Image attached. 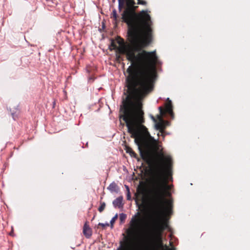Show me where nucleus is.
I'll list each match as a JSON object with an SVG mask.
<instances>
[{
  "instance_id": "13",
  "label": "nucleus",
  "mask_w": 250,
  "mask_h": 250,
  "mask_svg": "<svg viewBox=\"0 0 250 250\" xmlns=\"http://www.w3.org/2000/svg\"><path fill=\"white\" fill-rule=\"evenodd\" d=\"M158 109L160 112V115H158V118L161 119V116H163L164 114V112L163 111V108L162 106H159L158 107Z\"/></svg>"
},
{
  "instance_id": "4",
  "label": "nucleus",
  "mask_w": 250,
  "mask_h": 250,
  "mask_svg": "<svg viewBox=\"0 0 250 250\" xmlns=\"http://www.w3.org/2000/svg\"><path fill=\"white\" fill-rule=\"evenodd\" d=\"M136 236H135L134 239H131L128 238L127 241H125L124 238L121 240L119 242V246L117 248V250H140V245L137 242L136 245Z\"/></svg>"
},
{
  "instance_id": "21",
  "label": "nucleus",
  "mask_w": 250,
  "mask_h": 250,
  "mask_svg": "<svg viewBox=\"0 0 250 250\" xmlns=\"http://www.w3.org/2000/svg\"><path fill=\"white\" fill-rule=\"evenodd\" d=\"M11 115L12 116V117L14 120H16V116L14 113H11Z\"/></svg>"
},
{
  "instance_id": "25",
  "label": "nucleus",
  "mask_w": 250,
  "mask_h": 250,
  "mask_svg": "<svg viewBox=\"0 0 250 250\" xmlns=\"http://www.w3.org/2000/svg\"><path fill=\"white\" fill-rule=\"evenodd\" d=\"M146 248H147V249H148L149 247L148 246L146 247Z\"/></svg>"
},
{
  "instance_id": "24",
  "label": "nucleus",
  "mask_w": 250,
  "mask_h": 250,
  "mask_svg": "<svg viewBox=\"0 0 250 250\" xmlns=\"http://www.w3.org/2000/svg\"><path fill=\"white\" fill-rule=\"evenodd\" d=\"M132 4H135V2H134V1H133V0L132 1Z\"/></svg>"
},
{
  "instance_id": "9",
  "label": "nucleus",
  "mask_w": 250,
  "mask_h": 250,
  "mask_svg": "<svg viewBox=\"0 0 250 250\" xmlns=\"http://www.w3.org/2000/svg\"><path fill=\"white\" fill-rule=\"evenodd\" d=\"M167 101H168V103L167 104L166 106V110L172 116L173 115V113L172 112V105L171 101L169 100V98L167 99Z\"/></svg>"
},
{
  "instance_id": "2",
  "label": "nucleus",
  "mask_w": 250,
  "mask_h": 250,
  "mask_svg": "<svg viewBox=\"0 0 250 250\" xmlns=\"http://www.w3.org/2000/svg\"><path fill=\"white\" fill-rule=\"evenodd\" d=\"M122 19L127 25V34L131 43L136 44L141 40L145 46L151 43L152 22L146 11L142 10L137 14L133 9L128 8L122 13Z\"/></svg>"
},
{
  "instance_id": "12",
  "label": "nucleus",
  "mask_w": 250,
  "mask_h": 250,
  "mask_svg": "<svg viewBox=\"0 0 250 250\" xmlns=\"http://www.w3.org/2000/svg\"><path fill=\"white\" fill-rule=\"evenodd\" d=\"M111 18H113L115 21H116L117 20V14L115 9L113 10L112 11Z\"/></svg>"
},
{
  "instance_id": "1",
  "label": "nucleus",
  "mask_w": 250,
  "mask_h": 250,
  "mask_svg": "<svg viewBox=\"0 0 250 250\" xmlns=\"http://www.w3.org/2000/svg\"><path fill=\"white\" fill-rule=\"evenodd\" d=\"M141 159L149 166L153 167L150 180V187L153 197L151 204L152 217L151 223L147 229L146 233L142 235V229L140 234L136 236L137 242L140 245L146 238L152 239L158 232L164 229L162 224V217L165 214L162 204L164 193L167 190L166 171L171 165L172 159L169 155H165L162 145L159 141L145 142L142 145L141 141H134Z\"/></svg>"
},
{
  "instance_id": "5",
  "label": "nucleus",
  "mask_w": 250,
  "mask_h": 250,
  "mask_svg": "<svg viewBox=\"0 0 250 250\" xmlns=\"http://www.w3.org/2000/svg\"><path fill=\"white\" fill-rule=\"evenodd\" d=\"M83 233L87 238H89L92 235V229L85 222L83 227Z\"/></svg>"
},
{
  "instance_id": "6",
  "label": "nucleus",
  "mask_w": 250,
  "mask_h": 250,
  "mask_svg": "<svg viewBox=\"0 0 250 250\" xmlns=\"http://www.w3.org/2000/svg\"><path fill=\"white\" fill-rule=\"evenodd\" d=\"M122 196H119L115 199L112 202L114 208H122L123 207Z\"/></svg>"
},
{
  "instance_id": "18",
  "label": "nucleus",
  "mask_w": 250,
  "mask_h": 250,
  "mask_svg": "<svg viewBox=\"0 0 250 250\" xmlns=\"http://www.w3.org/2000/svg\"><path fill=\"white\" fill-rule=\"evenodd\" d=\"M146 1L143 0H139V1H138L137 4L140 5H145L146 4Z\"/></svg>"
},
{
  "instance_id": "23",
  "label": "nucleus",
  "mask_w": 250,
  "mask_h": 250,
  "mask_svg": "<svg viewBox=\"0 0 250 250\" xmlns=\"http://www.w3.org/2000/svg\"><path fill=\"white\" fill-rule=\"evenodd\" d=\"M89 81L92 80V81H93L94 80V79L93 78H92V77H90L89 78Z\"/></svg>"
},
{
  "instance_id": "14",
  "label": "nucleus",
  "mask_w": 250,
  "mask_h": 250,
  "mask_svg": "<svg viewBox=\"0 0 250 250\" xmlns=\"http://www.w3.org/2000/svg\"><path fill=\"white\" fill-rule=\"evenodd\" d=\"M118 217V214H116L110 220V223L111 224V227H113V224L114 223L115 220L117 219Z\"/></svg>"
},
{
  "instance_id": "20",
  "label": "nucleus",
  "mask_w": 250,
  "mask_h": 250,
  "mask_svg": "<svg viewBox=\"0 0 250 250\" xmlns=\"http://www.w3.org/2000/svg\"><path fill=\"white\" fill-rule=\"evenodd\" d=\"M99 226H101L103 227H104L105 226H109V224L108 223L104 224L102 223H99L98 224Z\"/></svg>"
},
{
  "instance_id": "16",
  "label": "nucleus",
  "mask_w": 250,
  "mask_h": 250,
  "mask_svg": "<svg viewBox=\"0 0 250 250\" xmlns=\"http://www.w3.org/2000/svg\"><path fill=\"white\" fill-rule=\"evenodd\" d=\"M118 8L120 11L121 10L122 7H123L124 1L123 0H118Z\"/></svg>"
},
{
  "instance_id": "17",
  "label": "nucleus",
  "mask_w": 250,
  "mask_h": 250,
  "mask_svg": "<svg viewBox=\"0 0 250 250\" xmlns=\"http://www.w3.org/2000/svg\"><path fill=\"white\" fill-rule=\"evenodd\" d=\"M125 187H126V188L127 190V192H128V193H127V200H129L131 198V196H130V192H129V188L127 186H125Z\"/></svg>"
},
{
  "instance_id": "27",
  "label": "nucleus",
  "mask_w": 250,
  "mask_h": 250,
  "mask_svg": "<svg viewBox=\"0 0 250 250\" xmlns=\"http://www.w3.org/2000/svg\"><path fill=\"white\" fill-rule=\"evenodd\" d=\"M138 0V1H139V0Z\"/></svg>"
},
{
  "instance_id": "8",
  "label": "nucleus",
  "mask_w": 250,
  "mask_h": 250,
  "mask_svg": "<svg viewBox=\"0 0 250 250\" xmlns=\"http://www.w3.org/2000/svg\"><path fill=\"white\" fill-rule=\"evenodd\" d=\"M126 153L129 154L131 157L136 158L138 161H140V159L138 157L137 154L130 147H127L126 149Z\"/></svg>"
},
{
  "instance_id": "10",
  "label": "nucleus",
  "mask_w": 250,
  "mask_h": 250,
  "mask_svg": "<svg viewBox=\"0 0 250 250\" xmlns=\"http://www.w3.org/2000/svg\"><path fill=\"white\" fill-rule=\"evenodd\" d=\"M101 206L98 208V211L102 212L104 211L105 208L106 204L104 202H100Z\"/></svg>"
},
{
  "instance_id": "19",
  "label": "nucleus",
  "mask_w": 250,
  "mask_h": 250,
  "mask_svg": "<svg viewBox=\"0 0 250 250\" xmlns=\"http://www.w3.org/2000/svg\"><path fill=\"white\" fill-rule=\"evenodd\" d=\"M110 46L112 47L114 49H115V48H117V46L115 44L113 40H111V44H110Z\"/></svg>"
},
{
  "instance_id": "3",
  "label": "nucleus",
  "mask_w": 250,
  "mask_h": 250,
  "mask_svg": "<svg viewBox=\"0 0 250 250\" xmlns=\"http://www.w3.org/2000/svg\"><path fill=\"white\" fill-rule=\"evenodd\" d=\"M140 215V212L138 211L132 216L128 224V228L125 229L126 235H125L124 233H123L125 241H127L128 238L134 239L135 236L140 234L143 223L142 219L139 217Z\"/></svg>"
},
{
  "instance_id": "15",
  "label": "nucleus",
  "mask_w": 250,
  "mask_h": 250,
  "mask_svg": "<svg viewBox=\"0 0 250 250\" xmlns=\"http://www.w3.org/2000/svg\"><path fill=\"white\" fill-rule=\"evenodd\" d=\"M155 126L157 130H161L163 129V125L161 123H157Z\"/></svg>"
},
{
  "instance_id": "11",
  "label": "nucleus",
  "mask_w": 250,
  "mask_h": 250,
  "mask_svg": "<svg viewBox=\"0 0 250 250\" xmlns=\"http://www.w3.org/2000/svg\"><path fill=\"white\" fill-rule=\"evenodd\" d=\"M126 217V215L124 213H122L120 214V220L121 222H123L125 221V218Z\"/></svg>"
},
{
  "instance_id": "22",
  "label": "nucleus",
  "mask_w": 250,
  "mask_h": 250,
  "mask_svg": "<svg viewBox=\"0 0 250 250\" xmlns=\"http://www.w3.org/2000/svg\"><path fill=\"white\" fill-rule=\"evenodd\" d=\"M151 118H152V119L153 120V121H154V122L156 121L155 118L153 116H151Z\"/></svg>"
},
{
  "instance_id": "26",
  "label": "nucleus",
  "mask_w": 250,
  "mask_h": 250,
  "mask_svg": "<svg viewBox=\"0 0 250 250\" xmlns=\"http://www.w3.org/2000/svg\"><path fill=\"white\" fill-rule=\"evenodd\" d=\"M113 0V2H114L115 0Z\"/></svg>"
},
{
  "instance_id": "7",
  "label": "nucleus",
  "mask_w": 250,
  "mask_h": 250,
  "mask_svg": "<svg viewBox=\"0 0 250 250\" xmlns=\"http://www.w3.org/2000/svg\"><path fill=\"white\" fill-rule=\"evenodd\" d=\"M107 189L109 190L111 192H116L118 193L119 190V187L117 184L113 182H112L109 186L107 187Z\"/></svg>"
}]
</instances>
